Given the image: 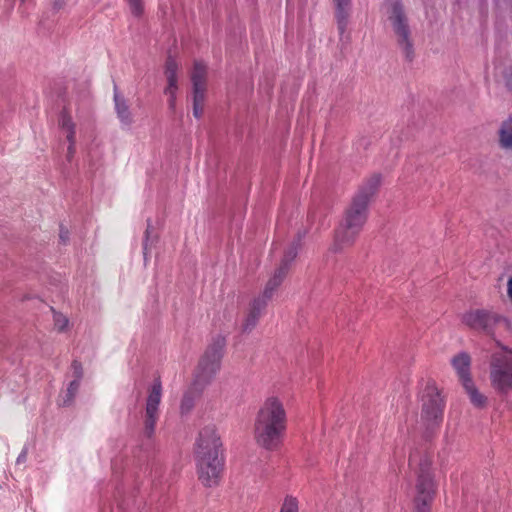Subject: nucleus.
I'll list each match as a JSON object with an SVG mask.
<instances>
[{"label":"nucleus","instance_id":"nucleus-1","mask_svg":"<svg viewBox=\"0 0 512 512\" xmlns=\"http://www.w3.org/2000/svg\"><path fill=\"white\" fill-rule=\"evenodd\" d=\"M288 427V412L283 399L272 395L259 406L253 424L256 444L267 450L276 451L283 443Z\"/></svg>","mask_w":512,"mask_h":512},{"label":"nucleus","instance_id":"nucleus-2","mask_svg":"<svg viewBox=\"0 0 512 512\" xmlns=\"http://www.w3.org/2000/svg\"><path fill=\"white\" fill-rule=\"evenodd\" d=\"M221 439L214 426L204 427L195 447L198 478L205 487L218 486L223 474L224 459Z\"/></svg>","mask_w":512,"mask_h":512},{"label":"nucleus","instance_id":"nucleus-3","mask_svg":"<svg viewBox=\"0 0 512 512\" xmlns=\"http://www.w3.org/2000/svg\"><path fill=\"white\" fill-rule=\"evenodd\" d=\"M461 323L493 339L501 332L510 330L509 320L505 316L488 309L476 308L465 311L461 315Z\"/></svg>","mask_w":512,"mask_h":512},{"label":"nucleus","instance_id":"nucleus-4","mask_svg":"<svg viewBox=\"0 0 512 512\" xmlns=\"http://www.w3.org/2000/svg\"><path fill=\"white\" fill-rule=\"evenodd\" d=\"M432 460L425 455L420 459L414 498V512H430L435 496V483L431 470Z\"/></svg>","mask_w":512,"mask_h":512},{"label":"nucleus","instance_id":"nucleus-5","mask_svg":"<svg viewBox=\"0 0 512 512\" xmlns=\"http://www.w3.org/2000/svg\"><path fill=\"white\" fill-rule=\"evenodd\" d=\"M489 378L491 387L499 394L512 391V349L502 354H493L490 360Z\"/></svg>","mask_w":512,"mask_h":512},{"label":"nucleus","instance_id":"nucleus-6","mask_svg":"<svg viewBox=\"0 0 512 512\" xmlns=\"http://www.w3.org/2000/svg\"><path fill=\"white\" fill-rule=\"evenodd\" d=\"M224 347L225 339L220 336L207 347L196 369L195 378L198 383H209L220 370Z\"/></svg>","mask_w":512,"mask_h":512},{"label":"nucleus","instance_id":"nucleus-7","mask_svg":"<svg viewBox=\"0 0 512 512\" xmlns=\"http://www.w3.org/2000/svg\"><path fill=\"white\" fill-rule=\"evenodd\" d=\"M389 20L392 24L394 33L397 37V43L402 49L408 61H412L414 57L413 43L410 37V30L407 18L399 3H394L391 8Z\"/></svg>","mask_w":512,"mask_h":512},{"label":"nucleus","instance_id":"nucleus-8","mask_svg":"<svg viewBox=\"0 0 512 512\" xmlns=\"http://www.w3.org/2000/svg\"><path fill=\"white\" fill-rule=\"evenodd\" d=\"M162 398V385L160 380H155L149 390L146 400L143 437L152 439L155 433L156 423L159 419V405Z\"/></svg>","mask_w":512,"mask_h":512},{"label":"nucleus","instance_id":"nucleus-9","mask_svg":"<svg viewBox=\"0 0 512 512\" xmlns=\"http://www.w3.org/2000/svg\"><path fill=\"white\" fill-rule=\"evenodd\" d=\"M422 400V419L431 426H439L444 412V401L440 392L436 387L428 386Z\"/></svg>","mask_w":512,"mask_h":512},{"label":"nucleus","instance_id":"nucleus-10","mask_svg":"<svg viewBox=\"0 0 512 512\" xmlns=\"http://www.w3.org/2000/svg\"><path fill=\"white\" fill-rule=\"evenodd\" d=\"M368 215V205L352 198L351 204L345 211L342 223L352 228L362 230Z\"/></svg>","mask_w":512,"mask_h":512},{"label":"nucleus","instance_id":"nucleus-11","mask_svg":"<svg viewBox=\"0 0 512 512\" xmlns=\"http://www.w3.org/2000/svg\"><path fill=\"white\" fill-rule=\"evenodd\" d=\"M360 232L361 230L352 228L349 225L341 222L338 228L335 230L332 250L334 252H340L353 246Z\"/></svg>","mask_w":512,"mask_h":512},{"label":"nucleus","instance_id":"nucleus-12","mask_svg":"<svg viewBox=\"0 0 512 512\" xmlns=\"http://www.w3.org/2000/svg\"><path fill=\"white\" fill-rule=\"evenodd\" d=\"M381 185V175L373 174L362 183L353 199L369 205Z\"/></svg>","mask_w":512,"mask_h":512},{"label":"nucleus","instance_id":"nucleus-13","mask_svg":"<svg viewBox=\"0 0 512 512\" xmlns=\"http://www.w3.org/2000/svg\"><path fill=\"white\" fill-rule=\"evenodd\" d=\"M267 303L266 299L261 297H257L252 301L249 311L242 323L243 332H251L256 327Z\"/></svg>","mask_w":512,"mask_h":512},{"label":"nucleus","instance_id":"nucleus-14","mask_svg":"<svg viewBox=\"0 0 512 512\" xmlns=\"http://www.w3.org/2000/svg\"><path fill=\"white\" fill-rule=\"evenodd\" d=\"M451 365L462 385L468 383V381H473L470 373L471 357L468 353L461 352L453 356Z\"/></svg>","mask_w":512,"mask_h":512},{"label":"nucleus","instance_id":"nucleus-15","mask_svg":"<svg viewBox=\"0 0 512 512\" xmlns=\"http://www.w3.org/2000/svg\"><path fill=\"white\" fill-rule=\"evenodd\" d=\"M59 125L62 130L66 133V138L69 142V146L67 149V158L70 160L75 154V144H76V131H75V123L72 120V117L66 112L63 111L60 116Z\"/></svg>","mask_w":512,"mask_h":512},{"label":"nucleus","instance_id":"nucleus-16","mask_svg":"<svg viewBox=\"0 0 512 512\" xmlns=\"http://www.w3.org/2000/svg\"><path fill=\"white\" fill-rule=\"evenodd\" d=\"M287 273H288V271L285 270V266H279L275 270V272L272 275V277L266 283V286H265V289L263 291V294L260 297L261 298H265L266 301L268 302L272 298L274 292L277 290V288L283 282V280L286 277Z\"/></svg>","mask_w":512,"mask_h":512},{"label":"nucleus","instance_id":"nucleus-17","mask_svg":"<svg viewBox=\"0 0 512 512\" xmlns=\"http://www.w3.org/2000/svg\"><path fill=\"white\" fill-rule=\"evenodd\" d=\"M206 78H207V68L206 66L200 62L195 61L194 67L191 73V81L193 84V91L198 92H206Z\"/></svg>","mask_w":512,"mask_h":512},{"label":"nucleus","instance_id":"nucleus-18","mask_svg":"<svg viewBox=\"0 0 512 512\" xmlns=\"http://www.w3.org/2000/svg\"><path fill=\"white\" fill-rule=\"evenodd\" d=\"M336 5L335 17L337 19L338 29L343 33L346 29L351 0H333Z\"/></svg>","mask_w":512,"mask_h":512},{"label":"nucleus","instance_id":"nucleus-19","mask_svg":"<svg viewBox=\"0 0 512 512\" xmlns=\"http://www.w3.org/2000/svg\"><path fill=\"white\" fill-rule=\"evenodd\" d=\"M499 146L504 150H512V117L503 121L498 131Z\"/></svg>","mask_w":512,"mask_h":512},{"label":"nucleus","instance_id":"nucleus-20","mask_svg":"<svg viewBox=\"0 0 512 512\" xmlns=\"http://www.w3.org/2000/svg\"><path fill=\"white\" fill-rule=\"evenodd\" d=\"M466 393L469 396L471 403L477 408H483L487 404V397L479 392L476 388L473 381H468V383L463 385Z\"/></svg>","mask_w":512,"mask_h":512},{"label":"nucleus","instance_id":"nucleus-21","mask_svg":"<svg viewBox=\"0 0 512 512\" xmlns=\"http://www.w3.org/2000/svg\"><path fill=\"white\" fill-rule=\"evenodd\" d=\"M114 100L118 118L122 123L130 125L132 123V115L130 113L128 105L126 104V101L118 94H115Z\"/></svg>","mask_w":512,"mask_h":512},{"label":"nucleus","instance_id":"nucleus-22","mask_svg":"<svg viewBox=\"0 0 512 512\" xmlns=\"http://www.w3.org/2000/svg\"><path fill=\"white\" fill-rule=\"evenodd\" d=\"M178 64L172 56H168L165 63V76L167 79V86L178 87L177 79Z\"/></svg>","mask_w":512,"mask_h":512},{"label":"nucleus","instance_id":"nucleus-23","mask_svg":"<svg viewBox=\"0 0 512 512\" xmlns=\"http://www.w3.org/2000/svg\"><path fill=\"white\" fill-rule=\"evenodd\" d=\"M300 247V239L293 242L285 251L284 256L279 266H285V270L289 271L290 264L296 258Z\"/></svg>","mask_w":512,"mask_h":512},{"label":"nucleus","instance_id":"nucleus-24","mask_svg":"<svg viewBox=\"0 0 512 512\" xmlns=\"http://www.w3.org/2000/svg\"><path fill=\"white\" fill-rule=\"evenodd\" d=\"M205 95L206 92L193 91V115L197 119L203 115Z\"/></svg>","mask_w":512,"mask_h":512},{"label":"nucleus","instance_id":"nucleus-25","mask_svg":"<svg viewBox=\"0 0 512 512\" xmlns=\"http://www.w3.org/2000/svg\"><path fill=\"white\" fill-rule=\"evenodd\" d=\"M279 512H299V501L292 495H287L280 507Z\"/></svg>","mask_w":512,"mask_h":512},{"label":"nucleus","instance_id":"nucleus-26","mask_svg":"<svg viewBox=\"0 0 512 512\" xmlns=\"http://www.w3.org/2000/svg\"><path fill=\"white\" fill-rule=\"evenodd\" d=\"M79 387H80V381L73 380L70 382V384L67 388L66 398L63 401V405L67 406L73 401L74 397L76 396V394L78 392Z\"/></svg>","mask_w":512,"mask_h":512},{"label":"nucleus","instance_id":"nucleus-27","mask_svg":"<svg viewBox=\"0 0 512 512\" xmlns=\"http://www.w3.org/2000/svg\"><path fill=\"white\" fill-rule=\"evenodd\" d=\"M195 403V397L192 392H187L184 394L182 401H181V411L182 413L189 412L193 407Z\"/></svg>","mask_w":512,"mask_h":512},{"label":"nucleus","instance_id":"nucleus-28","mask_svg":"<svg viewBox=\"0 0 512 512\" xmlns=\"http://www.w3.org/2000/svg\"><path fill=\"white\" fill-rule=\"evenodd\" d=\"M71 368L73 370V375L75 377L74 380H78L80 381L83 377V368H82V364L77 361V360H74L71 364Z\"/></svg>","mask_w":512,"mask_h":512},{"label":"nucleus","instance_id":"nucleus-29","mask_svg":"<svg viewBox=\"0 0 512 512\" xmlns=\"http://www.w3.org/2000/svg\"><path fill=\"white\" fill-rule=\"evenodd\" d=\"M130 9L135 16H140L143 12L141 0H128Z\"/></svg>","mask_w":512,"mask_h":512},{"label":"nucleus","instance_id":"nucleus-30","mask_svg":"<svg viewBox=\"0 0 512 512\" xmlns=\"http://www.w3.org/2000/svg\"><path fill=\"white\" fill-rule=\"evenodd\" d=\"M54 320H55V326L58 329V331H63L68 324V320L65 317H63L62 315H56Z\"/></svg>","mask_w":512,"mask_h":512},{"label":"nucleus","instance_id":"nucleus-31","mask_svg":"<svg viewBox=\"0 0 512 512\" xmlns=\"http://www.w3.org/2000/svg\"><path fill=\"white\" fill-rule=\"evenodd\" d=\"M177 90H178V87L166 86V88H165V90H164V93H165L167 96H176V94H177Z\"/></svg>","mask_w":512,"mask_h":512},{"label":"nucleus","instance_id":"nucleus-32","mask_svg":"<svg viewBox=\"0 0 512 512\" xmlns=\"http://www.w3.org/2000/svg\"><path fill=\"white\" fill-rule=\"evenodd\" d=\"M60 239L63 241V242H66L69 238V232L67 229H64L63 227H61L60 229Z\"/></svg>","mask_w":512,"mask_h":512},{"label":"nucleus","instance_id":"nucleus-33","mask_svg":"<svg viewBox=\"0 0 512 512\" xmlns=\"http://www.w3.org/2000/svg\"><path fill=\"white\" fill-rule=\"evenodd\" d=\"M507 295L512 303V276L507 281Z\"/></svg>","mask_w":512,"mask_h":512},{"label":"nucleus","instance_id":"nucleus-34","mask_svg":"<svg viewBox=\"0 0 512 512\" xmlns=\"http://www.w3.org/2000/svg\"><path fill=\"white\" fill-rule=\"evenodd\" d=\"M168 106L174 111L176 108V96H168Z\"/></svg>","mask_w":512,"mask_h":512},{"label":"nucleus","instance_id":"nucleus-35","mask_svg":"<svg viewBox=\"0 0 512 512\" xmlns=\"http://www.w3.org/2000/svg\"><path fill=\"white\" fill-rule=\"evenodd\" d=\"M151 224L148 223L147 229L145 231V243H144V254L146 255L147 251V241L149 239V233H150Z\"/></svg>","mask_w":512,"mask_h":512},{"label":"nucleus","instance_id":"nucleus-36","mask_svg":"<svg viewBox=\"0 0 512 512\" xmlns=\"http://www.w3.org/2000/svg\"><path fill=\"white\" fill-rule=\"evenodd\" d=\"M416 460H417V455L416 454H411L410 458H409L410 464L415 463Z\"/></svg>","mask_w":512,"mask_h":512},{"label":"nucleus","instance_id":"nucleus-37","mask_svg":"<svg viewBox=\"0 0 512 512\" xmlns=\"http://www.w3.org/2000/svg\"><path fill=\"white\" fill-rule=\"evenodd\" d=\"M20 1H21V3H25L26 2V0H20Z\"/></svg>","mask_w":512,"mask_h":512}]
</instances>
